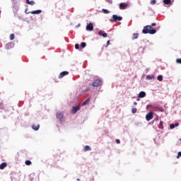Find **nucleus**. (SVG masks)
Returning <instances> with one entry per match:
<instances>
[{
  "label": "nucleus",
  "instance_id": "f257e3e1",
  "mask_svg": "<svg viewBox=\"0 0 181 181\" xmlns=\"http://www.w3.org/2000/svg\"><path fill=\"white\" fill-rule=\"evenodd\" d=\"M152 26H156V23H151V25L145 26L142 30V33L144 35H146L148 33H149V35H155V33H156V30L152 29Z\"/></svg>",
  "mask_w": 181,
  "mask_h": 181
},
{
  "label": "nucleus",
  "instance_id": "f03ea898",
  "mask_svg": "<svg viewBox=\"0 0 181 181\" xmlns=\"http://www.w3.org/2000/svg\"><path fill=\"white\" fill-rule=\"evenodd\" d=\"M93 87H100L103 86V81L100 79H95L92 83Z\"/></svg>",
  "mask_w": 181,
  "mask_h": 181
},
{
  "label": "nucleus",
  "instance_id": "7ed1b4c3",
  "mask_svg": "<svg viewBox=\"0 0 181 181\" xmlns=\"http://www.w3.org/2000/svg\"><path fill=\"white\" fill-rule=\"evenodd\" d=\"M56 117L59 121H60V122H63V119H64V115L63 112H59L56 114Z\"/></svg>",
  "mask_w": 181,
  "mask_h": 181
},
{
  "label": "nucleus",
  "instance_id": "20e7f679",
  "mask_svg": "<svg viewBox=\"0 0 181 181\" xmlns=\"http://www.w3.org/2000/svg\"><path fill=\"white\" fill-rule=\"evenodd\" d=\"M122 21V17L118 16L117 15H113L112 19H110L111 22H118Z\"/></svg>",
  "mask_w": 181,
  "mask_h": 181
},
{
  "label": "nucleus",
  "instance_id": "39448f33",
  "mask_svg": "<svg viewBox=\"0 0 181 181\" xmlns=\"http://www.w3.org/2000/svg\"><path fill=\"white\" fill-rule=\"evenodd\" d=\"M86 30H88L89 32L94 30V25L93 23H90L86 25Z\"/></svg>",
  "mask_w": 181,
  "mask_h": 181
},
{
  "label": "nucleus",
  "instance_id": "423d86ee",
  "mask_svg": "<svg viewBox=\"0 0 181 181\" xmlns=\"http://www.w3.org/2000/svg\"><path fill=\"white\" fill-rule=\"evenodd\" d=\"M153 113L152 112H149L146 115V121H151V119H153Z\"/></svg>",
  "mask_w": 181,
  "mask_h": 181
},
{
  "label": "nucleus",
  "instance_id": "0eeeda50",
  "mask_svg": "<svg viewBox=\"0 0 181 181\" xmlns=\"http://www.w3.org/2000/svg\"><path fill=\"white\" fill-rule=\"evenodd\" d=\"M127 8H129V4L127 3H120L119 4V9H127Z\"/></svg>",
  "mask_w": 181,
  "mask_h": 181
},
{
  "label": "nucleus",
  "instance_id": "6e6552de",
  "mask_svg": "<svg viewBox=\"0 0 181 181\" xmlns=\"http://www.w3.org/2000/svg\"><path fill=\"white\" fill-rule=\"evenodd\" d=\"M80 108H81V106L80 105L73 107L72 113L76 114V112H77V111H80Z\"/></svg>",
  "mask_w": 181,
  "mask_h": 181
},
{
  "label": "nucleus",
  "instance_id": "1a4fd4ad",
  "mask_svg": "<svg viewBox=\"0 0 181 181\" xmlns=\"http://www.w3.org/2000/svg\"><path fill=\"white\" fill-rule=\"evenodd\" d=\"M69 74V71H64L62 72H61L58 76L59 78H63V77H64V76H68Z\"/></svg>",
  "mask_w": 181,
  "mask_h": 181
},
{
  "label": "nucleus",
  "instance_id": "9d476101",
  "mask_svg": "<svg viewBox=\"0 0 181 181\" xmlns=\"http://www.w3.org/2000/svg\"><path fill=\"white\" fill-rule=\"evenodd\" d=\"M32 128H33V129H34V131H39V129L40 128V125H39V124H33Z\"/></svg>",
  "mask_w": 181,
  "mask_h": 181
},
{
  "label": "nucleus",
  "instance_id": "9b49d317",
  "mask_svg": "<svg viewBox=\"0 0 181 181\" xmlns=\"http://www.w3.org/2000/svg\"><path fill=\"white\" fill-rule=\"evenodd\" d=\"M30 13H32V15H39V13H42V10H35L33 11H30Z\"/></svg>",
  "mask_w": 181,
  "mask_h": 181
},
{
  "label": "nucleus",
  "instance_id": "f8f14e48",
  "mask_svg": "<svg viewBox=\"0 0 181 181\" xmlns=\"http://www.w3.org/2000/svg\"><path fill=\"white\" fill-rule=\"evenodd\" d=\"M25 3L28 4V5H31L32 6H33V5H35V1L32 0H26L25 1Z\"/></svg>",
  "mask_w": 181,
  "mask_h": 181
},
{
  "label": "nucleus",
  "instance_id": "ddd939ff",
  "mask_svg": "<svg viewBox=\"0 0 181 181\" xmlns=\"http://www.w3.org/2000/svg\"><path fill=\"white\" fill-rule=\"evenodd\" d=\"M146 93L144 91H141L139 94V98H144V97H146Z\"/></svg>",
  "mask_w": 181,
  "mask_h": 181
},
{
  "label": "nucleus",
  "instance_id": "4468645a",
  "mask_svg": "<svg viewBox=\"0 0 181 181\" xmlns=\"http://www.w3.org/2000/svg\"><path fill=\"white\" fill-rule=\"evenodd\" d=\"M91 98H88L86 100H85L83 103L82 105H88V104H90V101Z\"/></svg>",
  "mask_w": 181,
  "mask_h": 181
},
{
  "label": "nucleus",
  "instance_id": "2eb2a0df",
  "mask_svg": "<svg viewBox=\"0 0 181 181\" xmlns=\"http://www.w3.org/2000/svg\"><path fill=\"white\" fill-rule=\"evenodd\" d=\"M99 36H103V37H107L108 35L105 33H103V31H99L98 32Z\"/></svg>",
  "mask_w": 181,
  "mask_h": 181
},
{
  "label": "nucleus",
  "instance_id": "dca6fc26",
  "mask_svg": "<svg viewBox=\"0 0 181 181\" xmlns=\"http://www.w3.org/2000/svg\"><path fill=\"white\" fill-rule=\"evenodd\" d=\"M163 2L165 5H170L172 4V0H163Z\"/></svg>",
  "mask_w": 181,
  "mask_h": 181
},
{
  "label": "nucleus",
  "instance_id": "f3484780",
  "mask_svg": "<svg viewBox=\"0 0 181 181\" xmlns=\"http://www.w3.org/2000/svg\"><path fill=\"white\" fill-rule=\"evenodd\" d=\"M6 166H8V164H6V163H2L0 165V169L3 170L4 168H6Z\"/></svg>",
  "mask_w": 181,
  "mask_h": 181
},
{
  "label": "nucleus",
  "instance_id": "a211bd4d",
  "mask_svg": "<svg viewBox=\"0 0 181 181\" xmlns=\"http://www.w3.org/2000/svg\"><path fill=\"white\" fill-rule=\"evenodd\" d=\"M91 151V148H90L89 146H86L84 147V148H83V151H84V152H87V151Z\"/></svg>",
  "mask_w": 181,
  "mask_h": 181
},
{
  "label": "nucleus",
  "instance_id": "6ab92c4d",
  "mask_svg": "<svg viewBox=\"0 0 181 181\" xmlns=\"http://www.w3.org/2000/svg\"><path fill=\"white\" fill-rule=\"evenodd\" d=\"M159 129H163V122L160 121L158 125Z\"/></svg>",
  "mask_w": 181,
  "mask_h": 181
},
{
  "label": "nucleus",
  "instance_id": "aec40b11",
  "mask_svg": "<svg viewBox=\"0 0 181 181\" xmlns=\"http://www.w3.org/2000/svg\"><path fill=\"white\" fill-rule=\"evenodd\" d=\"M149 107H151V109L153 110V111H158V107H153L152 105H148L147 107L149 108Z\"/></svg>",
  "mask_w": 181,
  "mask_h": 181
},
{
  "label": "nucleus",
  "instance_id": "412c9836",
  "mask_svg": "<svg viewBox=\"0 0 181 181\" xmlns=\"http://www.w3.org/2000/svg\"><path fill=\"white\" fill-rule=\"evenodd\" d=\"M25 165H27V166H30V165H32V161L31 160H25Z\"/></svg>",
  "mask_w": 181,
  "mask_h": 181
},
{
  "label": "nucleus",
  "instance_id": "4be33fe9",
  "mask_svg": "<svg viewBox=\"0 0 181 181\" xmlns=\"http://www.w3.org/2000/svg\"><path fill=\"white\" fill-rule=\"evenodd\" d=\"M157 80H158V81H162L163 80V76H162V75H159L157 77Z\"/></svg>",
  "mask_w": 181,
  "mask_h": 181
},
{
  "label": "nucleus",
  "instance_id": "5701e85b",
  "mask_svg": "<svg viewBox=\"0 0 181 181\" xmlns=\"http://www.w3.org/2000/svg\"><path fill=\"white\" fill-rule=\"evenodd\" d=\"M13 39H15V34H11L10 40H13Z\"/></svg>",
  "mask_w": 181,
  "mask_h": 181
},
{
  "label": "nucleus",
  "instance_id": "b1692460",
  "mask_svg": "<svg viewBox=\"0 0 181 181\" xmlns=\"http://www.w3.org/2000/svg\"><path fill=\"white\" fill-rule=\"evenodd\" d=\"M138 36H139V34H138V33H134V34H133V37H134L133 39H136V38L138 37Z\"/></svg>",
  "mask_w": 181,
  "mask_h": 181
},
{
  "label": "nucleus",
  "instance_id": "393cba45",
  "mask_svg": "<svg viewBox=\"0 0 181 181\" xmlns=\"http://www.w3.org/2000/svg\"><path fill=\"white\" fill-rule=\"evenodd\" d=\"M87 45L86 44V42H81V47H82V49H84V47H86Z\"/></svg>",
  "mask_w": 181,
  "mask_h": 181
},
{
  "label": "nucleus",
  "instance_id": "a878e982",
  "mask_svg": "<svg viewBox=\"0 0 181 181\" xmlns=\"http://www.w3.org/2000/svg\"><path fill=\"white\" fill-rule=\"evenodd\" d=\"M103 12H104L105 13H110V11L107 10V9H102Z\"/></svg>",
  "mask_w": 181,
  "mask_h": 181
},
{
  "label": "nucleus",
  "instance_id": "bb28decb",
  "mask_svg": "<svg viewBox=\"0 0 181 181\" xmlns=\"http://www.w3.org/2000/svg\"><path fill=\"white\" fill-rule=\"evenodd\" d=\"M136 111H137V110H136V108H135V107L132 110V112L133 114H136Z\"/></svg>",
  "mask_w": 181,
  "mask_h": 181
},
{
  "label": "nucleus",
  "instance_id": "cd10ccee",
  "mask_svg": "<svg viewBox=\"0 0 181 181\" xmlns=\"http://www.w3.org/2000/svg\"><path fill=\"white\" fill-rule=\"evenodd\" d=\"M151 5H155V4H156V0H152L151 1Z\"/></svg>",
  "mask_w": 181,
  "mask_h": 181
},
{
  "label": "nucleus",
  "instance_id": "c85d7f7f",
  "mask_svg": "<svg viewBox=\"0 0 181 181\" xmlns=\"http://www.w3.org/2000/svg\"><path fill=\"white\" fill-rule=\"evenodd\" d=\"M75 49H80V45H78V44H76L75 45Z\"/></svg>",
  "mask_w": 181,
  "mask_h": 181
},
{
  "label": "nucleus",
  "instance_id": "c756f323",
  "mask_svg": "<svg viewBox=\"0 0 181 181\" xmlns=\"http://www.w3.org/2000/svg\"><path fill=\"white\" fill-rule=\"evenodd\" d=\"M176 62L181 64V58L180 59H177Z\"/></svg>",
  "mask_w": 181,
  "mask_h": 181
},
{
  "label": "nucleus",
  "instance_id": "7c9ffc66",
  "mask_svg": "<svg viewBox=\"0 0 181 181\" xmlns=\"http://www.w3.org/2000/svg\"><path fill=\"white\" fill-rule=\"evenodd\" d=\"M179 158H181V151L178 152V154L177 156V158L179 159Z\"/></svg>",
  "mask_w": 181,
  "mask_h": 181
},
{
  "label": "nucleus",
  "instance_id": "2f4dec72",
  "mask_svg": "<svg viewBox=\"0 0 181 181\" xmlns=\"http://www.w3.org/2000/svg\"><path fill=\"white\" fill-rule=\"evenodd\" d=\"M170 129H173V128H175V124H171L170 125Z\"/></svg>",
  "mask_w": 181,
  "mask_h": 181
},
{
  "label": "nucleus",
  "instance_id": "473e14b6",
  "mask_svg": "<svg viewBox=\"0 0 181 181\" xmlns=\"http://www.w3.org/2000/svg\"><path fill=\"white\" fill-rule=\"evenodd\" d=\"M25 13L28 14L30 13V11H28V8L25 10Z\"/></svg>",
  "mask_w": 181,
  "mask_h": 181
},
{
  "label": "nucleus",
  "instance_id": "72a5a7b5",
  "mask_svg": "<svg viewBox=\"0 0 181 181\" xmlns=\"http://www.w3.org/2000/svg\"><path fill=\"white\" fill-rule=\"evenodd\" d=\"M116 143H117V144H121V141H119V139H116Z\"/></svg>",
  "mask_w": 181,
  "mask_h": 181
},
{
  "label": "nucleus",
  "instance_id": "f704fd0d",
  "mask_svg": "<svg viewBox=\"0 0 181 181\" xmlns=\"http://www.w3.org/2000/svg\"><path fill=\"white\" fill-rule=\"evenodd\" d=\"M108 4H112V0H107Z\"/></svg>",
  "mask_w": 181,
  "mask_h": 181
},
{
  "label": "nucleus",
  "instance_id": "c9c22d12",
  "mask_svg": "<svg viewBox=\"0 0 181 181\" xmlns=\"http://www.w3.org/2000/svg\"><path fill=\"white\" fill-rule=\"evenodd\" d=\"M107 46H110V40H107V42L106 47H107Z\"/></svg>",
  "mask_w": 181,
  "mask_h": 181
},
{
  "label": "nucleus",
  "instance_id": "e433bc0d",
  "mask_svg": "<svg viewBox=\"0 0 181 181\" xmlns=\"http://www.w3.org/2000/svg\"><path fill=\"white\" fill-rule=\"evenodd\" d=\"M174 126H175V127H179V123H175V124H174Z\"/></svg>",
  "mask_w": 181,
  "mask_h": 181
},
{
  "label": "nucleus",
  "instance_id": "4c0bfd02",
  "mask_svg": "<svg viewBox=\"0 0 181 181\" xmlns=\"http://www.w3.org/2000/svg\"><path fill=\"white\" fill-rule=\"evenodd\" d=\"M138 103L136 102H134V105H136Z\"/></svg>",
  "mask_w": 181,
  "mask_h": 181
},
{
  "label": "nucleus",
  "instance_id": "58836bf2",
  "mask_svg": "<svg viewBox=\"0 0 181 181\" xmlns=\"http://www.w3.org/2000/svg\"><path fill=\"white\" fill-rule=\"evenodd\" d=\"M180 141H181V139H180Z\"/></svg>",
  "mask_w": 181,
  "mask_h": 181
}]
</instances>
